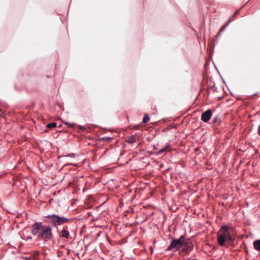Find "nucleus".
<instances>
[{
  "label": "nucleus",
  "mask_w": 260,
  "mask_h": 260,
  "mask_svg": "<svg viewBox=\"0 0 260 260\" xmlns=\"http://www.w3.org/2000/svg\"><path fill=\"white\" fill-rule=\"evenodd\" d=\"M31 233L38 239L45 242L50 241L53 237L52 228L43 224L42 222H35L31 226Z\"/></svg>",
  "instance_id": "f257e3e1"
},
{
  "label": "nucleus",
  "mask_w": 260,
  "mask_h": 260,
  "mask_svg": "<svg viewBox=\"0 0 260 260\" xmlns=\"http://www.w3.org/2000/svg\"><path fill=\"white\" fill-rule=\"evenodd\" d=\"M230 229L228 226L222 225L217 232V243L220 246H224L226 242H233L235 241V238L232 237Z\"/></svg>",
  "instance_id": "f03ea898"
},
{
  "label": "nucleus",
  "mask_w": 260,
  "mask_h": 260,
  "mask_svg": "<svg viewBox=\"0 0 260 260\" xmlns=\"http://www.w3.org/2000/svg\"><path fill=\"white\" fill-rule=\"evenodd\" d=\"M47 217L49 219V222L54 226H57L68 223L70 220L69 218L66 217L59 216L55 214L49 215Z\"/></svg>",
  "instance_id": "7ed1b4c3"
},
{
  "label": "nucleus",
  "mask_w": 260,
  "mask_h": 260,
  "mask_svg": "<svg viewBox=\"0 0 260 260\" xmlns=\"http://www.w3.org/2000/svg\"><path fill=\"white\" fill-rule=\"evenodd\" d=\"M184 239L185 236L183 235L180 236L179 239H173L167 250L168 251L172 250L174 252L179 250L184 246Z\"/></svg>",
  "instance_id": "20e7f679"
},
{
  "label": "nucleus",
  "mask_w": 260,
  "mask_h": 260,
  "mask_svg": "<svg viewBox=\"0 0 260 260\" xmlns=\"http://www.w3.org/2000/svg\"><path fill=\"white\" fill-rule=\"evenodd\" d=\"M182 250L187 253H189L193 249V245L190 239L187 240L184 239V245L183 246Z\"/></svg>",
  "instance_id": "39448f33"
},
{
  "label": "nucleus",
  "mask_w": 260,
  "mask_h": 260,
  "mask_svg": "<svg viewBox=\"0 0 260 260\" xmlns=\"http://www.w3.org/2000/svg\"><path fill=\"white\" fill-rule=\"evenodd\" d=\"M172 150V147L171 146V144L170 143H167L165 147L158 151H156L155 153L157 155H160L164 153L166 154L168 152L171 151Z\"/></svg>",
  "instance_id": "423d86ee"
},
{
  "label": "nucleus",
  "mask_w": 260,
  "mask_h": 260,
  "mask_svg": "<svg viewBox=\"0 0 260 260\" xmlns=\"http://www.w3.org/2000/svg\"><path fill=\"white\" fill-rule=\"evenodd\" d=\"M212 115V113L211 110H207L202 113L201 115V120L205 122H207L211 118Z\"/></svg>",
  "instance_id": "0eeeda50"
},
{
  "label": "nucleus",
  "mask_w": 260,
  "mask_h": 260,
  "mask_svg": "<svg viewBox=\"0 0 260 260\" xmlns=\"http://www.w3.org/2000/svg\"><path fill=\"white\" fill-rule=\"evenodd\" d=\"M60 234L61 235L60 236L61 237L64 238L66 239H68L69 237L70 233L67 230H66L65 229H63L61 231Z\"/></svg>",
  "instance_id": "6e6552de"
},
{
  "label": "nucleus",
  "mask_w": 260,
  "mask_h": 260,
  "mask_svg": "<svg viewBox=\"0 0 260 260\" xmlns=\"http://www.w3.org/2000/svg\"><path fill=\"white\" fill-rule=\"evenodd\" d=\"M254 248L257 251H260V240H257L253 242Z\"/></svg>",
  "instance_id": "1a4fd4ad"
},
{
  "label": "nucleus",
  "mask_w": 260,
  "mask_h": 260,
  "mask_svg": "<svg viewBox=\"0 0 260 260\" xmlns=\"http://www.w3.org/2000/svg\"><path fill=\"white\" fill-rule=\"evenodd\" d=\"M127 142L131 144L134 143L136 142V139L134 136L132 135L128 138Z\"/></svg>",
  "instance_id": "9d476101"
},
{
  "label": "nucleus",
  "mask_w": 260,
  "mask_h": 260,
  "mask_svg": "<svg viewBox=\"0 0 260 260\" xmlns=\"http://www.w3.org/2000/svg\"><path fill=\"white\" fill-rule=\"evenodd\" d=\"M56 126H57V123L56 122L50 123L47 125V127L49 128H52L56 127Z\"/></svg>",
  "instance_id": "9b49d317"
},
{
  "label": "nucleus",
  "mask_w": 260,
  "mask_h": 260,
  "mask_svg": "<svg viewBox=\"0 0 260 260\" xmlns=\"http://www.w3.org/2000/svg\"><path fill=\"white\" fill-rule=\"evenodd\" d=\"M220 121V119H219V118L218 116H217V117H214L213 119L212 122L214 124L217 123L218 124H219Z\"/></svg>",
  "instance_id": "f8f14e48"
},
{
  "label": "nucleus",
  "mask_w": 260,
  "mask_h": 260,
  "mask_svg": "<svg viewBox=\"0 0 260 260\" xmlns=\"http://www.w3.org/2000/svg\"><path fill=\"white\" fill-rule=\"evenodd\" d=\"M149 116L147 114H145L143 119V122L146 123L149 121Z\"/></svg>",
  "instance_id": "ddd939ff"
},
{
  "label": "nucleus",
  "mask_w": 260,
  "mask_h": 260,
  "mask_svg": "<svg viewBox=\"0 0 260 260\" xmlns=\"http://www.w3.org/2000/svg\"><path fill=\"white\" fill-rule=\"evenodd\" d=\"M231 21V19H230L224 25L225 26L227 27V26L230 24Z\"/></svg>",
  "instance_id": "4468645a"
},
{
  "label": "nucleus",
  "mask_w": 260,
  "mask_h": 260,
  "mask_svg": "<svg viewBox=\"0 0 260 260\" xmlns=\"http://www.w3.org/2000/svg\"><path fill=\"white\" fill-rule=\"evenodd\" d=\"M78 127H79V128L80 129H81V130H82V131H84V130H85V127L84 126H83L80 125V126H79Z\"/></svg>",
  "instance_id": "2eb2a0df"
},
{
  "label": "nucleus",
  "mask_w": 260,
  "mask_h": 260,
  "mask_svg": "<svg viewBox=\"0 0 260 260\" xmlns=\"http://www.w3.org/2000/svg\"><path fill=\"white\" fill-rule=\"evenodd\" d=\"M226 28V26H225L224 25H223L221 28L220 29V31L222 32L224 29L225 28Z\"/></svg>",
  "instance_id": "dca6fc26"
},
{
  "label": "nucleus",
  "mask_w": 260,
  "mask_h": 260,
  "mask_svg": "<svg viewBox=\"0 0 260 260\" xmlns=\"http://www.w3.org/2000/svg\"><path fill=\"white\" fill-rule=\"evenodd\" d=\"M75 155L74 154H70L69 155H66V157H73Z\"/></svg>",
  "instance_id": "f3484780"
},
{
  "label": "nucleus",
  "mask_w": 260,
  "mask_h": 260,
  "mask_svg": "<svg viewBox=\"0 0 260 260\" xmlns=\"http://www.w3.org/2000/svg\"><path fill=\"white\" fill-rule=\"evenodd\" d=\"M221 32L219 30V31L217 34L216 37H219L221 34Z\"/></svg>",
  "instance_id": "a211bd4d"
},
{
  "label": "nucleus",
  "mask_w": 260,
  "mask_h": 260,
  "mask_svg": "<svg viewBox=\"0 0 260 260\" xmlns=\"http://www.w3.org/2000/svg\"><path fill=\"white\" fill-rule=\"evenodd\" d=\"M257 132L259 135H260V125L258 127Z\"/></svg>",
  "instance_id": "6ab92c4d"
},
{
  "label": "nucleus",
  "mask_w": 260,
  "mask_h": 260,
  "mask_svg": "<svg viewBox=\"0 0 260 260\" xmlns=\"http://www.w3.org/2000/svg\"><path fill=\"white\" fill-rule=\"evenodd\" d=\"M74 124H73V123L70 124V126H71V127L74 126Z\"/></svg>",
  "instance_id": "aec40b11"
},
{
  "label": "nucleus",
  "mask_w": 260,
  "mask_h": 260,
  "mask_svg": "<svg viewBox=\"0 0 260 260\" xmlns=\"http://www.w3.org/2000/svg\"><path fill=\"white\" fill-rule=\"evenodd\" d=\"M28 239H31V237H28Z\"/></svg>",
  "instance_id": "412c9836"
}]
</instances>
